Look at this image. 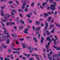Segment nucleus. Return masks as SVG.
I'll list each match as a JSON object with an SVG mask.
<instances>
[{
	"mask_svg": "<svg viewBox=\"0 0 60 60\" xmlns=\"http://www.w3.org/2000/svg\"><path fill=\"white\" fill-rule=\"evenodd\" d=\"M52 1H53V0H50L49 1V3H51V4H53V2H52Z\"/></svg>",
	"mask_w": 60,
	"mask_h": 60,
	"instance_id": "2f4dec72",
	"label": "nucleus"
},
{
	"mask_svg": "<svg viewBox=\"0 0 60 60\" xmlns=\"http://www.w3.org/2000/svg\"><path fill=\"white\" fill-rule=\"evenodd\" d=\"M40 37V34H39L38 36V38L39 39Z\"/></svg>",
	"mask_w": 60,
	"mask_h": 60,
	"instance_id": "864d4df0",
	"label": "nucleus"
},
{
	"mask_svg": "<svg viewBox=\"0 0 60 60\" xmlns=\"http://www.w3.org/2000/svg\"><path fill=\"white\" fill-rule=\"evenodd\" d=\"M36 23L37 25H39V23L38 21H36Z\"/></svg>",
	"mask_w": 60,
	"mask_h": 60,
	"instance_id": "bb28decb",
	"label": "nucleus"
},
{
	"mask_svg": "<svg viewBox=\"0 0 60 60\" xmlns=\"http://www.w3.org/2000/svg\"><path fill=\"white\" fill-rule=\"evenodd\" d=\"M12 36H13V37H16V34H12Z\"/></svg>",
	"mask_w": 60,
	"mask_h": 60,
	"instance_id": "c85d7f7f",
	"label": "nucleus"
},
{
	"mask_svg": "<svg viewBox=\"0 0 60 60\" xmlns=\"http://www.w3.org/2000/svg\"><path fill=\"white\" fill-rule=\"evenodd\" d=\"M52 19L51 17H49L48 18L47 21L48 22H49V21H50V19Z\"/></svg>",
	"mask_w": 60,
	"mask_h": 60,
	"instance_id": "2eb2a0df",
	"label": "nucleus"
},
{
	"mask_svg": "<svg viewBox=\"0 0 60 60\" xmlns=\"http://www.w3.org/2000/svg\"><path fill=\"white\" fill-rule=\"evenodd\" d=\"M8 51L9 53H11V50H10V49L8 50Z\"/></svg>",
	"mask_w": 60,
	"mask_h": 60,
	"instance_id": "4c0bfd02",
	"label": "nucleus"
},
{
	"mask_svg": "<svg viewBox=\"0 0 60 60\" xmlns=\"http://www.w3.org/2000/svg\"><path fill=\"white\" fill-rule=\"evenodd\" d=\"M11 14L12 15H14V14L13 12H11Z\"/></svg>",
	"mask_w": 60,
	"mask_h": 60,
	"instance_id": "a18cd8bd",
	"label": "nucleus"
},
{
	"mask_svg": "<svg viewBox=\"0 0 60 60\" xmlns=\"http://www.w3.org/2000/svg\"><path fill=\"white\" fill-rule=\"evenodd\" d=\"M11 11H12V12H14L15 13H17V11L15 9H12L11 10Z\"/></svg>",
	"mask_w": 60,
	"mask_h": 60,
	"instance_id": "f8f14e48",
	"label": "nucleus"
},
{
	"mask_svg": "<svg viewBox=\"0 0 60 60\" xmlns=\"http://www.w3.org/2000/svg\"><path fill=\"white\" fill-rule=\"evenodd\" d=\"M55 5L54 4H51L50 8L52 11H55L56 10Z\"/></svg>",
	"mask_w": 60,
	"mask_h": 60,
	"instance_id": "f257e3e1",
	"label": "nucleus"
},
{
	"mask_svg": "<svg viewBox=\"0 0 60 60\" xmlns=\"http://www.w3.org/2000/svg\"><path fill=\"white\" fill-rule=\"evenodd\" d=\"M12 20V19H11V18H9V20Z\"/></svg>",
	"mask_w": 60,
	"mask_h": 60,
	"instance_id": "e2e57ef3",
	"label": "nucleus"
},
{
	"mask_svg": "<svg viewBox=\"0 0 60 60\" xmlns=\"http://www.w3.org/2000/svg\"><path fill=\"white\" fill-rule=\"evenodd\" d=\"M54 38H55V39H56V40H58V38H57V36H56L55 35L54 36Z\"/></svg>",
	"mask_w": 60,
	"mask_h": 60,
	"instance_id": "b1692460",
	"label": "nucleus"
},
{
	"mask_svg": "<svg viewBox=\"0 0 60 60\" xmlns=\"http://www.w3.org/2000/svg\"><path fill=\"white\" fill-rule=\"evenodd\" d=\"M28 9H27V8H26V9H25V12H27V10H28Z\"/></svg>",
	"mask_w": 60,
	"mask_h": 60,
	"instance_id": "de8ad7c7",
	"label": "nucleus"
},
{
	"mask_svg": "<svg viewBox=\"0 0 60 60\" xmlns=\"http://www.w3.org/2000/svg\"><path fill=\"white\" fill-rule=\"evenodd\" d=\"M30 54H28V55H27V57L28 58V57H30Z\"/></svg>",
	"mask_w": 60,
	"mask_h": 60,
	"instance_id": "79ce46f5",
	"label": "nucleus"
},
{
	"mask_svg": "<svg viewBox=\"0 0 60 60\" xmlns=\"http://www.w3.org/2000/svg\"><path fill=\"white\" fill-rule=\"evenodd\" d=\"M55 24L56 26H57L58 27H60V25H59V23H58V25H57V24H56V23L55 22Z\"/></svg>",
	"mask_w": 60,
	"mask_h": 60,
	"instance_id": "4468645a",
	"label": "nucleus"
},
{
	"mask_svg": "<svg viewBox=\"0 0 60 60\" xmlns=\"http://www.w3.org/2000/svg\"><path fill=\"white\" fill-rule=\"evenodd\" d=\"M19 15H20V17H21V18H22V17H23V16H22V14H19Z\"/></svg>",
	"mask_w": 60,
	"mask_h": 60,
	"instance_id": "c9c22d12",
	"label": "nucleus"
},
{
	"mask_svg": "<svg viewBox=\"0 0 60 60\" xmlns=\"http://www.w3.org/2000/svg\"><path fill=\"white\" fill-rule=\"evenodd\" d=\"M31 38V37L30 36V37H26V38L27 39H30V38Z\"/></svg>",
	"mask_w": 60,
	"mask_h": 60,
	"instance_id": "49530a36",
	"label": "nucleus"
},
{
	"mask_svg": "<svg viewBox=\"0 0 60 60\" xmlns=\"http://www.w3.org/2000/svg\"><path fill=\"white\" fill-rule=\"evenodd\" d=\"M10 15L9 14H8L7 15V17L8 18H9L10 17Z\"/></svg>",
	"mask_w": 60,
	"mask_h": 60,
	"instance_id": "bf43d9fd",
	"label": "nucleus"
},
{
	"mask_svg": "<svg viewBox=\"0 0 60 60\" xmlns=\"http://www.w3.org/2000/svg\"><path fill=\"white\" fill-rule=\"evenodd\" d=\"M1 35L0 34V36H1ZM5 37H0V41H3V40H5Z\"/></svg>",
	"mask_w": 60,
	"mask_h": 60,
	"instance_id": "7ed1b4c3",
	"label": "nucleus"
},
{
	"mask_svg": "<svg viewBox=\"0 0 60 60\" xmlns=\"http://www.w3.org/2000/svg\"><path fill=\"white\" fill-rule=\"evenodd\" d=\"M53 30L51 31V33H54V30H55V29H53Z\"/></svg>",
	"mask_w": 60,
	"mask_h": 60,
	"instance_id": "aec40b11",
	"label": "nucleus"
},
{
	"mask_svg": "<svg viewBox=\"0 0 60 60\" xmlns=\"http://www.w3.org/2000/svg\"><path fill=\"white\" fill-rule=\"evenodd\" d=\"M46 34L47 35H49L51 34L50 32L49 33V31L48 30H46Z\"/></svg>",
	"mask_w": 60,
	"mask_h": 60,
	"instance_id": "39448f33",
	"label": "nucleus"
},
{
	"mask_svg": "<svg viewBox=\"0 0 60 60\" xmlns=\"http://www.w3.org/2000/svg\"><path fill=\"white\" fill-rule=\"evenodd\" d=\"M0 8L2 9H4L5 7H0Z\"/></svg>",
	"mask_w": 60,
	"mask_h": 60,
	"instance_id": "473e14b6",
	"label": "nucleus"
},
{
	"mask_svg": "<svg viewBox=\"0 0 60 60\" xmlns=\"http://www.w3.org/2000/svg\"><path fill=\"white\" fill-rule=\"evenodd\" d=\"M13 3V2L10 1H9V2H8V3H9L10 4H12V3Z\"/></svg>",
	"mask_w": 60,
	"mask_h": 60,
	"instance_id": "7c9ffc66",
	"label": "nucleus"
},
{
	"mask_svg": "<svg viewBox=\"0 0 60 60\" xmlns=\"http://www.w3.org/2000/svg\"><path fill=\"white\" fill-rule=\"evenodd\" d=\"M28 49L29 50L30 49H31L33 51V50H34V48H33L31 47V46H29L28 48Z\"/></svg>",
	"mask_w": 60,
	"mask_h": 60,
	"instance_id": "6e6552de",
	"label": "nucleus"
},
{
	"mask_svg": "<svg viewBox=\"0 0 60 60\" xmlns=\"http://www.w3.org/2000/svg\"><path fill=\"white\" fill-rule=\"evenodd\" d=\"M14 43H12L11 45V48H13V47H14Z\"/></svg>",
	"mask_w": 60,
	"mask_h": 60,
	"instance_id": "ddd939ff",
	"label": "nucleus"
},
{
	"mask_svg": "<svg viewBox=\"0 0 60 60\" xmlns=\"http://www.w3.org/2000/svg\"><path fill=\"white\" fill-rule=\"evenodd\" d=\"M2 46L3 47L4 49H6L7 47V46L5 45L4 44H2Z\"/></svg>",
	"mask_w": 60,
	"mask_h": 60,
	"instance_id": "0eeeda50",
	"label": "nucleus"
},
{
	"mask_svg": "<svg viewBox=\"0 0 60 60\" xmlns=\"http://www.w3.org/2000/svg\"><path fill=\"white\" fill-rule=\"evenodd\" d=\"M39 20L40 21H43V19H39Z\"/></svg>",
	"mask_w": 60,
	"mask_h": 60,
	"instance_id": "774afa93",
	"label": "nucleus"
},
{
	"mask_svg": "<svg viewBox=\"0 0 60 60\" xmlns=\"http://www.w3.org/2000/svg\"><path fill=\"white\" fill-rule=\"evenodd\" d=\"M54 44L55 45H57V44L56 43V42H54Z\"/></svg>",
	"mask_w": 60,
	"mask_h": 60,
	"instance_id": "13d9d810",
	"label": "nucleus"
},
{
	"mask_svg": "<svg viewBox=\"0 0 60 60\" xmlns=\"http://www.w3.org/2000/svg\"><path fill=\"white\" fill-rule=\"evenodd\" d=\"M50 39V38L49 37H48L46 39L47 40H48V41Z\"/></svg>",
	"mask_w": 60,
	"mask_h": 60,
	"instance_id": "4be33fe9",
	"label": "nucleus"
},
{
	"mask_svg": "<svg viewBox=\"0 0 60 60\" xmlns=\"http://www.w3.org/2000/svg\"><path fill=\"white\" fill-rule=\"evenodd\" d=\"M16 53L17 54H19V53H20V52L19 51H17V52H16Z\"/></svg>",
	"mask_w": 60,
	"mask_h": 60,
	"instance_id": "a19ab883",
	"label": "nucleus"
},
{
	"mask_svg": "<svg viewBox=\"0 0 60 60\" xmlns=\"http://www.w3.org/2000/svg\"><path fill=\"white\" fill-rule=\"evenodd\" d=\"M1 20L2 21H3V22H6V21H5V20H4L3 19H1Z\"/></svg>",
	"mask_w": 60,
	"mask_h": 60,
	"instance_id": "5fc2aeb1",
	"label": "nucleus"
},
{
	"mask_svg": "<svg viewBox=\"0 0 60 60\" xmlns=\"http://www.w3.org/2000/svg\"><path fill=\"white\" fill-rule=\"evenodd\" d=\"M4 15V13L3 12L2 13V14L1 15V16H3Z\"/></svg>",
	"mask_w": 60,
	"mask_h": 60,
	"instance_id": "09e8293b",
	"label": "nucleus"
},
{
	"mask_svg": "<svg viewBox=\"0 0 60 60\" xmlns=\"http://www.w3.org/2000/svg\"><path fill=\"white\" fill-rule=\"evenodd\" d=\"M34 5V3H33L31 4V6H33Z\"/></svg>",
	"mask_w": 60,
	"mask_h": 60,
	"instance_id": "f704fd0d",
	"label": "nucleus"
},
{
	"mask_svg": "<svg viewBox=\"0 0 60 60\" xmlns=\"http://www.w3.org/2000/svg\"><path fill=\"white\" fill-rule=\"evenodd\" d=\"M36 59H37V60H40V59H39V58L37 57H36Z\"/></svg>",
	"mask_w": 60,
	"mask_h": 60,
	"instance_id": "6e6d98bb",
	"label": "nucleus"
},
{
	"mask_svg": "<svg viewBox=\"0 0 60 60\" xmlns=\"http://www.w3.org/2000/svg\"><path fill=\"white\" fill-rule=\"evenodd\" d=\"M46 3H47V2H45V3H43L42 4V5H43V7H44V6H45V4H46Z\"/></svg>",
	"mask_w": 60,
	"mask_h": 60,
	"instance_id": "c756f323",
	"label": "nucleus"
},
{
	"mask_svg": "<svg viewBox=\"0 0 60 60\" xmlns=\"http://www.w3.org/2000/svg\"><path fill=\"white\" fill-rule=\"evenodd\" d=\"M29 52H30V53H32L33 51V50H32V49L30 50L29 51Z\"/></svg>",
	"mask_w": 60,
	"mask_h": 60,
	"instance_id": "a878e982",
	"label": "nucleus"
},
{
	"mask_svg": "<svg viewBox=\"0 0 60 60\" xmlns=\"http://www.w3.org/2000/svg\"><path fill=\"white\" fill-rule=\"evenodd\" d=\"M45 24L46 26H48V23L47 22H45Z\"/></svg>",
	"mask_w": 60,
	"mask_h": 60,
	"instance_id": "e433bc0d",
	"label": "nucleus"
},
{
	"mask_svg": "<svg viewBox=\"0 0 60 60\" xmlns=\"http://www.w3.org/2000/svg\"><path fill=\"white\" fill-rule=\"evenodd\" d=\"M34 50H37V48H35L34 49Z\"/></svg>",
	"mask_w": 60,
	"mask_h": 60,
	"instance_id": "69168bd1",
	"label": "nucleus"
},
{
	"mask_svg": "<svg viewBox=\"0 0 60 60\" xmlns=\"http://www.w3.org/2000/svg\"><path fill=\"white\" fill-rule=\"evenodd\" d=\"M7 31V30H5L4 31V33H3V34H6V32Z\"/></svg>",
	"mask_w": 60,
	"mask_h": 60,
	"instance_id": "cd10ccee",
	"label": "nucleus"
},
{
	"mask_svg": "<svg viewBox=\"0 0 60 60\" xmlns=\"http://www.w3.org/2000/svg\"><path fill=\"white\" fill-rule=\"evenodd\" d=\"M57 60H59V59H60V57H57Z\"/></svg>",
	"mask_w": 60,
	"mask_h": 60,
	"instance_id": "0e129e2a",
	"label": "nucleus"
},
{
	"mask_svg": "<svg viewBox=\"0 0 60 60\" xmlns=\"http://www.w3.org/2000/svg\"><path fill=\"white\" fill-rule=\"evenodd\" d=\"M48 41H49V42H49L48 43V45H45V46L46 47V49H49V45H50V43H51V40L50 39Z\"/></svg>",
	"mask_w": 60,
	"mask_h": 60,
	"instance_id": "f03ea898",
	"label": "nucleus"
},
{
	"mask_svg": "<svg viewBox=\"0 0 60 60\" xmlns=\"http://www.w3.org/2000/svg\"><path fill=\"white\" fill-rule=\"evenodd\" d=\"M48 26L46 25L45 26V29H47V27H48Z\"/></svg>",
	"mask_w": 60,
	"mask_h": 60,
	"instance_id": "8fccbe9b",
	"label": "nucleus"
},
{
	"mask_svg": "<svg viewBox=\"0 0 60 60\" xmlns=\"http://www.w3.org/2000/svg\"><path fill=\"white\" fill-rule=\"evenodd\" d=\"M50 27H54V25L52 24L50 25Z\"/></svg>",
	"mask_w": 60,
	"mask_h": 60,
	"instance_id": "412c9836",
	"label": "nucleus"
},
{
	"mask_svg": "<svg viewBox=\"0 0 60 60\" xmlns=\"http://www.w3.org/2000/svg\"><path fill=\"white\" fill-rule=\"evenodd\" d=\"M44 40V38L43 37H42L41 40V43H43V41Z\"/></svg>",
	"mask_w": 60,
	"mask_h": 60,
	"instance_id": "9d476101",
	"label": "nucleus"
},
{
	"mask_svg": "<svg viewBox=\"0 0 60 60\" xmlns=\"http://www.w3.org/2000/svg\"><path fill=\"white\" fill-rule=\"evenodd\" d=\"M44 18H46V17H47V16L48 15V14L44 13Z\"/></svg>",
	"mask_w": 60,
	"mask_h": 60,
	"instance_id": "9b49d317",
	"label": "nucleus"
},
{
	"mask_svg": "<svg viewBox=\"0 0 60 60\" xmlns=\"http://www.w3.org/2000/svg\"><path fill=\"white\" fill-rule=\"evenodd\" d=\"M22 9H24L25 8V6H23L22 7Z\"/></svg>",
	"mask_w": 60,
	"mask_h": 60,
	"instance_id": "338daca9",
	"label": "nucleus"
},
{
	"mask_svg": "<svg viewBox=\"0 0 60 60\" xmlns=\"http://www.w3.org/2000/svg\"><path fill=\"white\" fill-rule=\"evenodd\" d=\"M40 27L36 28V29L37 31H39V30H40Z\"/></svg>",
	"mask_w": 60,
	"mask_h": 60,
	"instance_id": "f3484780",
	"label": "nucleus"
},
{
	"mask_svg": "<svg viewBox=\"0 0 60 60\" xmlns=\"http://www.w3.org/2000/svg\"><path fill=\"white\" fill-rule=\"evenodd\" d=\"M22 28H23V26H20L19 27V29L20 30L22 29Z\"/></svg>",
	"mask_w": 60,
	"mask_h": 60,
	"instance_id": "a211bd4d",
	"label": "nucleus"
},
{
	"mask_svg": "<svg viewBox=\"0 0 60 60\" xmlns=\"http://www.w3.org/2000/svg\"><path fill=\"white\" fill-rule=\"evenodd\" d=\"M43 35L44 36H46V33H43Z\"/></svg>",
	"mask_w": 60,
	"mask_h": 60,
	"instance_id": "ea45409f",
	"label": "nucleus"
},
{
	"mask_svg": "<svg viewBox=\"0 0 60 60\" xmlns=\"http://www.w3.org/2000/svg\"><path fill=\"white\" fill-rule=\"evenodd\" d=\"M13 28L15 29H17V27L15 26Z\"/></svg>",
	"mask_w": 60,
	"mask_h": 60,
	"instance_id": "603ef678",
	"label": "nucleus"
},
{
	"mask_svg": "<svg viewBox=\"0 0 60 60\" xmlns=\"http://www.w3.org/2000/svg\"><path fill=\"white\" fill-rule=\"evenodd\" d=\"M19 40L21 41H23L24 40V38L19 39Z\"/></svg>",
	"mask_w": 60,
	"mask_h": 60,
	"instance_id": "5701e85b",
	"label": "nucleus"
},
{
	"mask_svg": "<svg viewBox=\"0 0 60 60\" xmlns=\"http://www.w3.org/2000/svg\"><path fill=\"white\" fill-rule=\"evenodd\" d=\"M27 20L28 21H29V23H32V21L31 20L29 19H28Z\"/></svg>",
	"mask_w": 60,
	"mask_h": 60,
	"instance_id": "dca6fc26",
	"label": "nucleus"
},
{
	"mask_svg": "<svg viewBox=\"0 0 60 60\" xmlns=\"http://www.w3.org/2000/svg\"><path fill=\"white\" fill-rule=\"evenodd\" d=\"M22 46H23V48L24 49H25L26 45L25 44V43H23L22 44Z\"/></svg>",
	"mask_w": 60,
	"mask_h": 60,
	"instance_id": "423d86ee",
	"label": "nucleus"
},
{
	"mask_svg": "<svg viewBox=\"0 0 60 60\" xmlns=\"http://www.w3.org/2000/svg\"><path fill=\"white\" fill-rule=\"evenodd\" d=\"M6 25L7 26H8V25H9V22H8L6 24Z\"/></svg>",
	"mask_w": 60,
	"mask_h": 60,
	"instance_id": "58836bf2",
	"label": "nucleus"
},
{
	"mask_svg": "<svg viewBox=\"0 0 60 60\" xmlns=\"http://www.w3.org/2000/svg\"><path fill=\"white\" fill-rule=\"evenodd\" d=\"M28 31V28H27L24 30V33L27 34H28V32L27 31Z\"/></svg>",
	"mask_w": 60,
	"mask_h": 60,
	"instance_id": "20e7f679",
	"label": "nucleus"
},
{
	"mask_svg": "<svg viewBox=\"0 0 60 60\" xmlns=\"http://www.w3.org/2000/svg\"><path fill=\"white\" fill-rule=\"evenodd\" d=\"M27 16L28 17H29V18H30V15H29V14H27Z\"/></svg>",
	"mask_w": 60,
	"mask_h": 60,
	"instance_id": "37998d69",
	"label": "nucleus"
},
{
	"mask_svg": "<svg viewBox=\"0 0 60 60\" xmlns=\"http://www.w3.org/2000/svg\"><path fill=\"white\" fill-rule=\"evenodd\" d=\"M16 44H19V42L17 41V40H16Z\"/></svg>",
	"mask_w": 60,
	"mask_h": 60,
	"instance_id": "3c124183",
	"label": "nucleus"
},
{
	"mask_svg": "<svg viewBox=\"0 0 60 60\" xmlns=\"http://www.w3.org/2000/svg\"><path fill=\"white\" fill-rule=\"evenodd\" d=\"M48 58L49 59V60H52V59H51V57L49 56L48 57Z\"/></svg>",
	"mask_w": 60,
	"mask_h": 60,
	"instance_id": "c03bdc74",
	"label": "nucleus"
},
{
	"mask_svg": "<svg viewBox=\"0 0 60 60\" xmlns=\"http://www.w3.org/2000/svg\"><path fill=\"white\" fill-rule=\"evenodd\" d=\"M56 39H54V40L53 41L54 42H56Z\"/></svg>",
	"mask_w": 60,
	"mask_h": 60,
	"instance_id": "052dcab7",
	"label": "nucleus"
},
{
	"mask_svg": "<svg viewBox=\"0 0 60 60\" xmlns=\"http://www.w3.org/2000/svg\"><path fill=\"white\" fill-rule=\"evenodd\" d=\"M36 39V38H33V40H35Z\"/></svg>",
	"mask_w": 60,
	"mask_h": 60,
	"instance_id": "4d7b16f0",
	"label": "nucleus"
},
{
	"mask_svg": "<svg viewBox=\"0 0 60 60\" xmlns=\"http://www.w3.org/2000/svg\"><path fill=\"white\" fill-rule=\"evenodd\" d=\"M8 14V13H6L5 15V17L4 18V19L5 20H8V18L7 17H6V15H7Z\"/></svg>",
	"mask_w": 60,
	"mask_h": 60,
	"instance_id": "1a4fd4ad",
	"label": "nucleus"
},
{
	"mask_svg": "<svg viewBox=\"0 0 60 60\" xmlns=\"http://www.w3.org/2000/svg\"><path fill=\"white\" fill-rule=\"evenodd\" d=\"M10 60V59H9V58H4V60Z\"/></svg>",
	"mask_w": 60,
	"mask_h": 60,
	"instance_id": "393cba45",
	"label": "nucleus"
},
{
	"mask_svg": "<svg viewBox=\"0 0 60 60\" xmlns=\"http://www.w3.org/2000/svg\"><path fill=\"white\" fill-rule=\"evenodd\" d=\"M56 50H60V47H58V48H56Z\"/></svg>",
	"mask_w": 60,
	"mask_h": 60,
	"instance_id": "6ab92c4d",
	"label": "nucleus"
},
{
	"mask_svg": "<svg viewBox=\"0 0 60 60\" xmlns=\"http://www.w3.org/2000/svg\"><path fill=\"white\" fill-rule=\"evenodd\" d=\"M29 60H34V58H29Z\"/></svg>",
	"mask_w": 60,
	"mask_h": 60,
	"instance_id": "72a5a7b5",
	"label": "nucleus"
},
{
	"mask_svg": "<svg viewBox=\"0 0 60 60\" xmlns=\"http://www.w3.org/2000/svg\"><path fill=\"white\" fill-rule=\"evenodd\" d=\"M60 54V52H59V53H58V56H60V54Z\"/></svg>",
	"mask_w": 60,
	"mask_h": 60,
	"instance_id": "680f3d73",
	"label": "nucleus"
}]
</instances>
